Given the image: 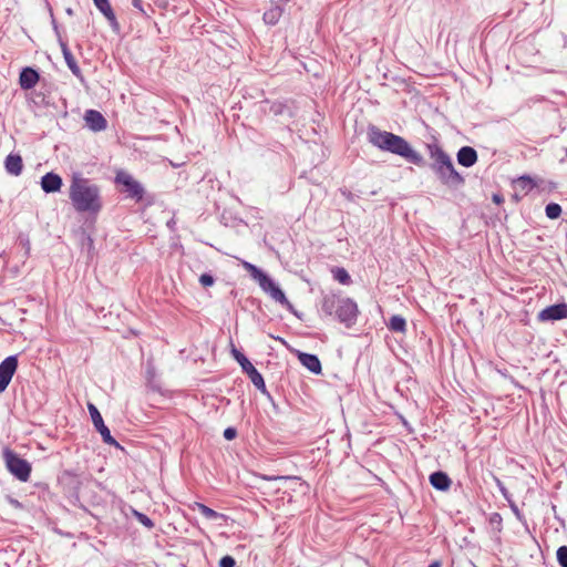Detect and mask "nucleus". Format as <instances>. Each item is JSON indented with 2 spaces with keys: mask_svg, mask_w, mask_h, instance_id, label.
I'll use <instances>...</instances> for the list:
<instances>
[{
  "mask_svg": "<svg viewBox=\"0 0 567 567\" xmlns=\"http://www.w3.org/2000/svg\"><path fill=\"white\" fill-rule=\"evenodd\" d=\"M367 137L370 144L381 151L398 155L404 158L408 163L416 166L425 165L424 157L400 135L382 131L378 126L370 124L368 126Z\"/></svg>",
  "mask_w": 567,
  "mask_h": 567,
  "instance_id": "obj_1",
  "label": "nucleus"
},
{
  "mask_svg": "<svg viewBox=\"0 0 567 567\" xmlns=\"http://www.w3.org/2000/svg\"><path fill=\"white\" fill-rule=\"evenodd\" d=\"M431 171L440 183L451 189H458L465 184V178L455 169L451 156L437 144H426Z\"/></svg>",
  "mask_w": 567,
  "mask_h": 567,
  "instance_id": "obj_2",
  "label": "nucleus"
},
{
  "mask_svg": "<svg viewBox=\"0 0 567 567\" xmlns=\"http://www.w3.org/2000/svg\"><path fill=\"white\" fill-rule=\"evenodd\" d=\"M69 197L78 213L97 214L102 209L101 192L97 185L81 176H73Z\"/></svg>",
  "mask_w": 567,
  "mask_h": 567,
  "instance_id": "obj_3",
  "label": "nucleus"
},
{
  "mask_svg": "<svg viewBox=\"0 0 567 567\" xmlns=\"http://www.w3.org/2000/svg\"><path fill=\"white\" fill-rule=\"evenodd\" d=\"M321 312L328 317H333L346 328H352L360 315L358 303L350 297L341 293L330 292L323 295L321 299Z\"/></svg>",
  "mask_w": 567,
  "mask_h": 567,
  "instance_id": "obj_4",
  "label": "nucleus"
},
{
  "mask_svg": "<svg viewBox=\"0 0 567 567\" xmlns=\"http://www.w3.org/2000/svg\"><path fill=\"white\" fill-rule=\"evenodd\" d=\"M3 458L8 471L18 480L27 482L31 474V464L10 449L3 450Z\"/></svg>",
  "mask_w": 567,
  "mask_h": 567,
  "instance_id": "obj_5",
  "label": "nucleus"
},
{
  "mask_svg": "<svg viewBox=\"0 0 567 567\" xmlns=\"http://www.w3.org/2000/svg\"><path fill=\"white\" fill-rule=\"evenodd\" d=\"M231 355L238 362L243 372L248 375L256 389H258L261 393L269 394L265 384L264 377L249 361V359L234 346L231 348Z\"/></svg>",
  "mask_w": 567,
  "mask_h": 567,
  "instance_id": "obj_6",
  "label": "nucleus"
},
{
  "mask_svg": "<svg viewBox=\"0 0 567 567\" xmlns=\"http://www.w3.org/2000/svg\"><path fill=\"white\" fill-rule=\"evenodd\" d=\"M115 183L123 186L126 197L140 203L143 200L145 189L143 185L126 172H118L115 176Z\"/></svg>",
  "mask_w": 567,
  "mask_h": 567,
  "instance_id": "obj_7",
  "label": "nucleus"
},
{
  "mask_svg": "<svg viewBox=\"0 0 567 567\" xmlns=\"http://www.w3.org/2000/svg\"><path fill=\"white\" fill-rule=\"evenodd\" d=\"M276 481L279 482V485L276 492H281L285 495L291 496V493H296L300 496H306L309 493V485L301 481L300 477L297 476H280L277 477Z\"/></svg>",
  "mask_w": 567,
  "mask_h": 567,
  "instance_id": "obj_8",
  "label": "nucleus"
},
{
  "mask_svg": "<svg viewBox=\"0 0 567 567\" xmlns=\"http://www.w3.org/2000/svg\"><path fill=\"white\" fill-rule=\"evenodd\" d=\"M87 410L95 430L101 434L104 443L109 445L120 446L117 441L112 436L109 427L104 424L103 417L99 409L93 403H87Z\"/></svg>",
  "mask_w": 567,
  "mask_h": 567,
  "instance_id": "obj_9",
  "label": "nucleus"
},
{
  "mask_svg": "<svg viewBox=\"0 0 567 567\" xmlns=\"http://www.w3.org/2000/svg\"><path fill=\"white\" fill-rule=\"evenodd\" d=\"M260 288L268 293L275 301L286 306L289 310H293L292 305L287 299L281 288L268 275L259 284Z\"/></svg>",
  "mask_w": 567,
  "mask_h": 567,
  "instance_id": "obj_10",
  "label": "nucleus"
},
{
  "mask_svg": "<svg viewBox=\"0 0 567 567\" xmlns=\"http://www.w3.org/2000/svg\"><path fill=\"white\" fill-rule=\"evenodd\" d=\"M18 368V357L9 355L0 363V393H2L12 380Z\"/></svg>",
  "mask_w": 567,
  "mask_h": 567,
  "instance_id": "obj_11",
  "label": "nucleus"
},
{
  "mask_svg": "<svg viewBox=\"0 0 567 567\" xmlns=\"http://www.w3.org/2000/svg\"><path fill=\"white\" fill-rule=\"evenodd\" d=\"M563 319H567L566 302L548 306L538 313V320L543 322H554Z\"/></svg>",
  "mask_w": 567,
  "mask_h": 567,
  "instance_id": "obj_12",
  "label": "nucleus"
},
{
  "mask_svg": "<svg viewBox=\"0 0 567 567\" xmlns=\"http://www.w3.org/2000/svg\"><path fill=\"white\" fill-rule=\"evenodd\" d=\"M40 81L39 72L32 66H24L19 74V85L22 90L33 89Z\"/></svg>",
  "mask_w": 567,
  "mask_h": 567,
  "instance_id": "obj_13",
  "label": "nucleus"
},
{
  "mask_svg": "<svg viewBox=\"0 0 567 567\" xmlns=\"http://www.w3.org/2000/svg\"><path fill=\"white\" fill-rule=\"evenodd\" d=\"M86 126L93 132L104 131L107 126V121L103 114L96 110H87L84 114Z\"/></svg>",
  "mask_w": 567,
  "mask_h": 567,
  "instance_id": "obj_14",
  "label": "nucleus"
},
{
  "mask_svg": "<svg viewBox=\"0 0 567 567\" xmlns=\"http://www.w3.org/2000/svg\"><path fill=\"white\" fill-rule=\"evenodd\" d=\"M60 48H61L64 61H65L68 68L70 69V71L72 72V74L74 76H76L80 81H83L84 76L82 74V71H81L80 66L78 65V63H76L71 50L68 47L66 41L64 39H60Z\"/></svg>",
  "mask_w": 567,
  "mask_h": 567,
  "instance_id": "obj_15",
  "label": "nucleus"
},
{
  "mask_svg": "<svg viewBox=\"0 0 567 567\" xmlns=\"http://www.w3.org/2000/svg\"><path fill=\"white\" fill-rule=\"evenodd\" d=\"M41 188L44 193H56L61 189L63 182L60 175L49 172L41 177Z\"/></svg>",
  "mask_w": 567,
  "mask_h": 567,
  "instance_id": "obj_16",
  "label": "nucleus"
},
{
  "mask_svg": "<svg viewBox=\"0 0 567 567\" xmlns=\"http://www.w3.org/2000/svg\"><path fill=\"white\" fill-rule=\"evenodd\" d=\"M96 9L105 17V19L109 21L112 30L118 31L120 24L116 19V16L111 7V3L109 0H95L93 1Z\"/></svg>",
  "mask_w": 567,
  "mask_h": 567,
  "instance_id": "obj_17",
  "label": "nucleus"
},
{
  "mask_svg": "<svg viewBox=\"0 0 567 567\" xmlns=\"http://www.w3.org/2000/svg\"><path fill=\"white\" fill-rule=\"evenodd\" d=\"M457 163L464 167H472L477 163L478 155L474 147L462 146L456 153Z\"/></svg>",
  "mask_w": 567,
  "mask_h": 567,
  "instance_id": "obj_18",
  "label": "nucleus"
},
{
  "mask_svg": "<svg viewBox=\"0 0 567 567\" xmlns=\"http://www.w3.org/2000/svg\"><path fill=\"white\" fill-rule=\"evenodd\" d=\"M297 358L299 362L315 374H320L322 371L321 362L318 355L307 352L298 351Z\"/></svg>",
  "mask_w": 567,
  "mask_h": 567,
  "instance_id": "obj_19",
  "label": "nucleus"
},
{
  "mask_svg": "<svg viewBox=\"0 0 567 567\" xmlns=\"http://www.w3.org/2000/svg\"><path fill=\"white\" fill-rule=\"evenodd\" d=\"M430 484L439 492H446L451 485V478L445 472L436 471L430 475Z\"/></svg>",
  "mask_w": 567,
  "mask_h": 567,
  "instance_id": "obj_20",
  "label": "nucleus"
},
{
  "mask_svg": "<svg viewBox=\"0 0 567 567\" xmlns=\"http://www.w3.org/2000/svg\"><path fill=\"white\" fill-rule=\"evenodd\" d=\"M4 167L9 174L19 176L23 169L22 157L19 154H9L4 161Z\"/></svg>",
  "mask_w": 567,
  "mask_h": 567,
  "instance_id": "obj_21",
  "label": "nucleus"
},
{
  "mask_svg": "<svg viewBox=\"0 0 567 567\" xmlns=\"http://www.w3.org/2000/svg\"><path fill=\"white\" fill-rule=\"evenodd\" d=\"M284 13V8L280 3H274L268 10L264 12L262 20L268 25H275L279 22Z\"/></svg>",
  "mask_w": 567,
  "mask_h": 567,
  "instance_id": "obj_22",
  "label": "nucleus"
},
{
  "mask_svg": "<svg viewBox=\"0 0 567 567\" xmlns=\"http://www.w3.org/2000/svg\"><path fill=\"white\" fill-rule=\"evenodd\" d=\"M388 328L393 332H404L406 330V321L401 316H392L388 323Z\"/></svg>",
  "mask_w": 567,
  "mask_h": 567,
  "instance_id": "obj_23",
  "label": "nucleus"
},
{
  "mask_svg": "<svg viewBox=\"0 0 567 567\" xmlns=\"http://www.w3.org/2000/svg\"><path fill=\"white\" fill-rule=\"evenodd\" d=\"M333 279L339 281L342 285H349L351 282V277L349 272L342 267H336L332 269Z\"/></svg>",
  "mask_w": 567,
  "mask_h": 567,
  "instance_id": "obj_24",
  "label": "nucleus"
},
{
  "mask_svg": "<svg viewBox=\"0 0 567 567\" xmlns=\"http://www.w3.org/2000/svg\"><path fill=\"white\" fill-rule=\"evenodd\" d=\"M561 206L557 203H549L545 207L546 217L549 219H557L561 215Z\"/></svg>",
  "mask_w": 567,
  "mask_h": 567,
  "instance_id": "obj_25",
  "label": "nucleus"
},
{
  "mask_svg": "<svg viewBox=\"0 0 567 567\" xmlns=\"http://www.w3.org/2000/svg\"><path fill=\"white\" fill-rule=\"evenodd\" d=\"M502 516L498 513L491 514L488 518L489 527L496 533H499L502 530Z\"/></svg>",
  "mask_w": 567,
  "mask_h": 567,
  "instance_id": "obj_26",
  "label": "nucleus"
},
{
  "mask_svg": "<svg viewBox=\"0 0 567 567\" xmlns=\"http://www.w3.org/2000/svg\"><path fill=\"white\" fill-rule=\"evenodd\" d=\"M132 6L145 17H150L148 11L153 12L151 4H144L142 0H132Z\"/></svg>",
  "mask_w": 567,
  "mask_h": 567,
  "instance_id": "obj_27",
  "label": "nucleus"
},
{
  "mask_svg": "<svg viewBox=\"0 0 567 567\" xmlns=\"http://www.w3.org/2000/svg\"><path fill=\"white\" fill-rule=\"evenodd\" d=\"M556 557L560 567H567V546H560L557 549Z\"/></svg>",
  "mask_w": 567,
  "mask_h": 567,
  "instance_id": "obj_28",
  "label": "nucleus"
},
{
  "mask_svg": "<svg viewBox=\"0 0 567 567\" xmlns=\"http://www.w3.org/2000/svg\"><path fill=\"white\" fill-rule=\"evenodd\" d=\"M249 274L256 281H258V284H260V281H262L267 276V274L257 266H250Z\"/></svg>",
  "mask_w": 567,
  "mask_h": 567,
  "instance_id": "obj_29",
  "label": "nucleus"
},
{
  "mask_svg": "<svg viewBox=\"0 0 567 567\" xmlns=\"http://www.w3.org/2000/svg\"><path fill=\"white\" fill-rule=\"evenodd\" d=\"M249 274L256 281H258V284H260V281H262L267 276V274L257 266H250Z\"/></svg>",
  "mask_w": 567,
  "mask_h": 567,
  "instance_id": "obj_30",
  "label": "nucleus"
},
{
  "mask_svg": "<svg viewBox=\"0 0 567 567\" xmlns=\"http://www.w3.org/2000/svg\"><path fill=\"white\" fill-rule=\"evenodd\" d=\"M199 282L203 287H210L215 284V278L213 275L205 272L200 275Z\"/></svg>",
  "mask_w": 567,
  "mask_h": 567,
  "instance_id": "obj_31",
  "label": "nucleus"
},
{
  "mask_svg": "<svg viewBox=\"0 0 567 567\" xmlns=\"http://www.w3.org/2000/svg\"><path fill=\"white\" fill-rule=\"evenodd\" d=\"M134 515L137 517L138 522L142 523L145 527L152 528L154 526L151 518H148L146 515L134 511Z\"/></svg>",
  "mask_w": 567,
  "mask_h": 567,
  "instance_id": "obj_32",
  "label": "nucleus"
},
{
  "mask_svg": "<svg viewBox=\"0 0 567 567\" xmlns=\"http://www.w3.org/2000/svg\"><path fill=\"white\" fill-rule=\"evenodd\" d=\"M287 110V106L285 103H281V102H275L272 103V105L270 106V111L275 114V115H282L285 113V111Z\"/></svg>",
  "mask_w": 567,
  "mask_h": 567,
  "instance_id": "obj_33",
  "label": "nucleus"
},
{
  "mask_svg": "<svg viewBox=\"0 0 567 567\" xmlns=\"http://www.w3.org/2000/svg\"><path fill=\"white\" fill-rule=\"evenodd\" d=\"M235 559L229 555L221 557L219 560V567H235Z\"/></svg>",
  "mask_w": 567,
  "mask_h": 567,
  "instance_id": "obj_34",
  "label": "nucleus"
},
{
  "mask_svg": "<svg viewBox=\"0 0 567 567\" xmlns=\"http://www.w3.org/2000/svg\"><path fill=\"white\" fill-rule=\"evenodd\" d=\"M223 435H224L225 440L231 441V440L236 439L237 430L235 427H233V426H229V427L224 430V434Z\"/></svg>",
  "mask_w": 567,
  "mask_h": 567,
  "instance_id": "obj_35",
  "label": "nucleus"
},
{
  "mask_svg": "<svg viewBox=\"0 0 567 567\" xmlns=\"http://www.w3.org/2000/svg\"><path fill=\"white\" fill-rule=\"evenodd\" d=\"M200 511L205 515V517L210 518V519L216 518L218 516V514L214 509H212L205 505H200Z\"/></svg>",
  "mask_w": 567,
  "mask_h": 567,
  "instance_id": "obj_36",
  "label": "nucleus"
},
{
  "mask_svg": "<svg viewBox=\"0 0 567 567\" xmlns=\"http://www.w3.org/2000/svg\"><path fill=\"white\" fill-rule=\"evenodd\" d=\"M87 247L89 250L93 249V239L91 236L86 235L82 238V248Z\"/></svg>",
  "mask_w": 567,
  "mask_h": 567,
  "instance_id": "obj_37",
  "label": "nucleus"
},
{
  "mask_svg": "<svg viewBox=\"0 0 567 567\" xmlns=\"http://www.w3.org/2000/svg\"><path fill=\"white\" fill-rule=\"evenodd\" d=\"M52 25H53V30H54V33L56 35L58 42L60 43V39H63V38L61 35V32L59 30V25H58V23H56L54 18H52Z\"/></svg>",
  "mask_w": 567,
  "mask_h": 567,
  "instance_id": "obj_38",
  "label": "nucleus"
},
{
  "mask_svg": "<svg viewBox=\"0 0 567 567\" xmlns=\"http://www.w3.org/2000/svg\"><path fill=\"white\" fill-rule=\"evenodd\" d=\"M493 202H494V203H496V204H501V203H503V202H504V198H503V196H502V195H499V194H494V195H493Z\"/></svg>",
  "mask_w": 567,
  "mask_h": 567,
  "instance_id": "obj_39",
  "label": "nucleus"
},
{
  "mask_svg": "<svg viewBox=\"0 0 567 567\" xmlns=\"http://www.w3.org/2000/svg\"><path fill=\"white\" fill-rule=\"evenodd\" d=\"M522 182L525 183V184H528V186L530 188L533 187V181L530 179V177L524 176V177H522Z\"/></svg>",
  "mask_w": 567,
  "mask_h": 567,
  "instance_id": "obj_40",
  "label": "nucleus"
},
{
  "mask_svg": "<svg viewBox=\"0 0 567 567\" xmlns=\"http://www.w3.org/2000/svg\"><path fill=\"white\" fill-rule=\"evenodd\" d=\"M10 501V504L13 506V507H20V503L17 498H9Z\"/></svg>",
  "mask_w": 567,
  "mask_h": 567,
  "instance_id": "obj_41",
  "label": "nucleus"
},
{
  "mask_svg": "<svg viewBox=\"0 0 567 567\" xmlns=\"http://www.w3.org/2000/svg\"><path fill=\"white\" fill-rule=\"evenodd\" d=\"M497 484L499 486L501 492L503 493V496H507L505 487L501 484L499 481H497Z\"/></svg>",
  "mask_w": 567,
  "mask_h": 567,
  "instance_id": "obj_42",
  "label": "nucleus"
},
{
  "mask_svg": "<svg viewBox=\"0 0 567 567\" xmlns=\"http://www.w3.org/2000/svg\"><path fill=\"white\" fill-rule=\"evenodd\" d=\"M427 567H440V563L439 561H433Z\"/></svg>",
  "mask_w": 567,
  "mask_h": 567,
  "instance_id": "obj_43",
  "label": "nucleus"
},
{
  "mask_svg": "<svg viewBox=\"0 0 567 567\" xmlns=\"http://www.w3.org/2000/svg\"><path fill=\"white\" fill-rule=\"evenodd\" d=\"M250 266H254L252 264H249V262H245V267L248 271H250Z\"/></svg>",
  "mask_w": 567,
  "mask_h": 567,
  "instance_id": "obj_44",
  "label": "nucleus"
},
{
  "mask_svg": "<svg viewBox=\"0 0 567 567\" xmlns=\"http://www.w3.org/2000/svg\"><path fill=\"white\" fill-rule=\"evenodd\" d=\"M512 507H513V509H514L515 514H516L517 516H519V512H518L517 507H516V506H514V505H512Z\"/></svg>",
  "mask_w": 567,
  "mask_h": 567,
  "instance_id": "obj_45",
  "label": "nucleus"
},
{
  "mask_svg": "<svg viewBox=\"0 0 567 567\" xmlns=\"http://www.w3.org/2000/svg\"><path fill=\"white\" fill-rule=\"evenodd\" d=\"M66 13H68L69 16H72V14H73V10H72L71 8H68V9H66Z\"/></svg>",
  "mask_w": 567,
  "mask_h": 567,
  "instance_id": "obj_46",
  "label": "nucleus"
},
{
  "mask_svg": "<svg viewBox=\"0 0 567 567\" xmlns=\"http://www.w3.org/2000/svg\"><path fill=\"white\" fill-rule=\"evenodd\" d=\"M276 147L282 150L284 145L282 144H278Z\"/></svg>",
  "mask_w": 567,
  "mask_h": 567,
  "instance_id": "obj_47",
  "label": "nucleus"
}]
</instances>
